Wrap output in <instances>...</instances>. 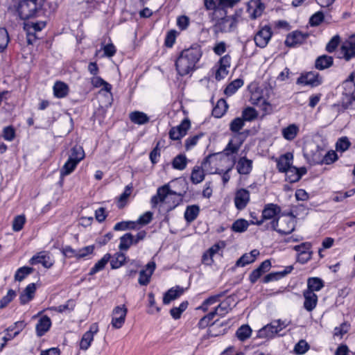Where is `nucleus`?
<instances>
[{"label": "nucleus", "instance_id": "1", "mask_svg": "<svg viewBox=\"0 0 355 355\" xmlns=\"http://www.w3.org/2000/svg\"><path fill=\"white\" fill-rule=\"evenodd\" d=\"M202 55L200 46H191L184 49L175 61L179 75L184 76L195 69V66Z\"/></svg>", "mask_w": 355, "mask_h": 355}, {"label": "nucleus", "instance_id": "2", "mask_svg": "<svg viewBox=\"0 0 355 355\" xmlns=\"http://www.w3.org/2000/svg\"><path fill=\"white\" fill-rule=\"evenodd\" d=\"M286 321L277 320L264 326L258 331V337L263 338H271L288 326Z\"/></svg>", "mask_w": 355, "mask_h": 355}, {"label": "nucleus", "instance_id": "3", "mask_svg": "<svg viewBox=\"0 0 355 355\" xmlns=\"http://www.w3.org/2000/svg\"><path fill=\"white\" fill-rule=\"evenodd\" d=\"M324 150L318 145L311 143L304 148V155L310 164H322Z\"/></svg>", "mask_w": 355, "mask_h": 355}, {"label": "nucleus", "instance_id": "4", "mask_svg": "<svg viewBox=\"0 0 355 355\" xmlns=\"http://www.w3.org/2000/svg\"><path fill=\"white\" fill-rule=\"evenodd\" d=\"M38 11L36 0H23L19 2L17 12L21 19L33 17Z\"/></svg>", "mask_w": 355, "mask_h": 355}, {"label": "nucleus", "instance_id": "5", "mask_svg": "<svg viewBox=\"0 0 355 355\" xmlns=\"http://www.w3.org/2000/svg\"><path fill=\"white\" fill-rule=\"evenodd\" d=\"M323 82V78L316 71H309L301 73L297 79V85H309L312 87L320 85Z\"/></svg>", "mask_w": 355, "mask_h": 355}, {"label": "nucleus", "instance_id": "6", "mask_svg": "<svg viewBox=\"0 0 355 355\" xmlns=\"http://www.w3.org/2000/svg\"><path fill=\"white\" fill-rule=\"evenodd\" d=\"M271 227L273 230L277 231L281 234H291L295 226V220L294 218H289L281 220L279 223V218L271 221Z\"/></svg>", "mask_w": 355, "mask_h": 355}, {"label": "nucleus", "instance_id": "7", "mask_svg": "<svg viewBox=\"0 0 355 355\" xmlns=\"http://www.w3.org/2000/svg\"><path fill=\"white\" fill-rule=\"evenodd\" d=\"M281 207L276 204L268 203L265 205L262 211V218L261 220H257L256 221H252V223L257 225H261L264 220L270 219H279V214L281 213Z\"/></svg>", "mask_w": 355, "mask_h": 355}, {"label": "nucleus", "instance_id": "8", "mask_svg": "<svg viewBox=\"0 0 355 355\" xmlns=\"http://www.w3.org/2000/svg\"><path fill=\"white\" fill-rule=\"evenodd\" d=\"M177 195L176 192L172 191L169 188L168 184H164L157 189V194L151 198L150 202L153 207H155L159 202H168V199L172 196Z\"/></svg>", "mask_w": 355, "mask_h": 355}, {"label": "nucleus", "instance_id": "9", "mask_svg": "<svg viewBox=\"0 0 355 355\" xmlns=\"http://www.w3.org/2000/svg\"><path fill=\"white\" fill-rule=\"evenodd\" d=\"M128 309L123 306H116L112 311V318L111 324L115 329H120L125 320Z\"/></svg>", "mask_w": 355, "mask_h": 355}, {"label": "nucleus", "instance_id": "10", "mask_svg": "<svg viewBox=\"0 0 355 355\" xmlns=\"http://www.w3.org/2000/svg\"><path fill=\"white\" fill-rule=\"evenodd\" d=\"M191 126L190 121L187 119H184L182 123L172 128L169 131V137L172 140H179L187 134V130Z\"/></svg>", "mask_w": 355, "mask_h": 355}, {"label": "nucleus", "instance_id": "11", "mask_svg": "<svg viewBox=\"0 0 355 355\" xmlns=\"http://www.w3.org/2000/svg\"><path fill=\"white\" fill-rule=\"evenodd\" d=\"M29 263L31 265L41 263L44 268H50L53 265L54 261L49 252L42 251L34 255L29 260Z\"/></svg>", "mask_w": 355, "mask_h": 355}, {"label": "nucleus", "instance_id": "12", "mask_svg": "<svg viewBox=\"0 0 355 355\" xmlns=\"http://www.w3.org/2000/svg\"><path fill=\"white\" fill-rule=\"evenodd\" d=\"M234 205L238 210L244 209L250 202V192L245 189H238L235 193Z\"/></svg>", "mask_w": 355, "mask_h": 355}, {"label": "nucleus", "instance_id": "13", "mask_svg": "<svg viewBox=\"0 0 355 355\" xmlns=\"http://www.w3.org/2000/svg\"><path fill=\"white\" fill-rule=\"evenodd\" d=\"M311 37L309 34L295 31L287 36L285 44H302L304 43L312 42L310 40Z\"/></svg>", "mask_w": 355, "mask_h": 355}, {"label": "nucleus", "instance_id": "14", "mask_svg": "<svg viewBox=\"0 0 355 355\" xmlns=\"http://www.w3.org/2000/svg\"><path fill=\"white\" fill-rule=\"evenodd\" d=\"M236 2L235 0H205V5L207 9L216 11L232 7Z\"/></svg>", "mask_w": 355, "mask_h": 355}, {"label": "nucleus", "instance_id": "15", "mask_svg": "<svg viewBox=\"0 0 355 355\" xmlns=\"http://www.w3.org/2000/svg\"><path fill=\"white\" fill-rule=\"evenodd\" d=\"M98 331V327L96 323H94L90 326L89 329L83 334L80 340V348L81 349L86 350L89 347L94 339V335L96 334Z\"/></svg>", "mask_w": 355, "mask_h": 355}, {"label": "nucleus", "instance_id": "16", "mask_svg": "<svg viewBox=\"0 0 355 355\" xmlns=\"http://www.w3.org/2000/svg\"><path fill=\"white\" fill-rule=\"evenodd\" d=\"M46 26L44 21H40L31 24H26L24 26V29L27 31V42L28 44H32L34 42L33 37H35L36 32L42 31Z\"/></svg>", "mask_w": 355, "mask_h": 355}, {"label": "nucleus", "instance_id": "17", "mask_svg": "<svg viewBox=\"0 0 355 355\" xmlns=\"http://www.w3.org/2000/svg\"><path fill=\"white\" fill-rule=\"evenodd\" d=\"M25 327L24 321L16 322L13 325L10 326L6 329V334L1 338V340L6 345L7 342L16 337Z\"/></svg>", "mask_w": 355, "mask_h": 355}, {"label": "nucleus", "instance_id": "18", "mask_svg": "<svg viewBox=\"0 0 355 355\" xmlns=\"http://www.w3.org/2000/svg\"><path fill=\"white\" fill-rule=\"evenodd\" d=\"M156 265L154 261L148 262L146 266L145 270L139 272V284L141 286H146L149 284L150 277L155 269Z\"/></svg>", "mask_w": 355, "mask_h": 355}, {"label": "nucleus", "instance_id": "19", "mask_svg": "<svg viewBox=\"0 0 355 355\" xmlns=\"http://www.w3.org/2000/svg\"><path fill=\"white\" fill-rule=\"evenodd\" d=\"M265 6L261 0H250L248 3V12L252 19H256L261 15Z\"/></svg>", "mask_w": 355, "mask_h": 355}, {"label": "nucleus", "instance_id": "20", "mask_svg": "<svg viewBox=\"0 0 355 355\" xmlns=\"http://www.w3.org/2000/svg\"><path fill=\"white\" fill-rule=\"evenodd\" d=\"M271 267L270 261L267 259L263 261L260 266L254 270L249 276V280L254 284L265 272H268Z\"/></svg>", "mask_w": 355, "mask_h": 355}, {"label": "nucleus", "instance_id": "21", "mask_svg": "<svg viewBox=\"0 0 355 355\" xmlns=\"http://www.w3.org/2000/svg\"><path fill=\"white\" fill-rule=\"evenodd\" d=\"M271 28L268 26L262 27L254 35L255 44H267L272 37Z\"/></svg>", "mask_w": 355, "mask_h": 355}, {"label": "nucleus", "instance_id": "22", "mask_svg": "<svg viewBox=\"0 0 355 355\" xmlns=\"http://www.w3.org/2000/svg\"><path fill=\"white\" fill-rule=\"evenodd\" d=\"M293 155L291 153H286L281 155L277 159V168L281 173H285L293 166Z\"/></svg>", "mask_w": 355, "mask_h": 355}, {"label": "nucleus", "instance_id": "23", "mask_svg": "<svg viewBox=\"0 0 355 355\" xmlns=\"http://www.w3.org/2000/svg\"><path fill=\"white\" fill-rule=\"evenodd\" d=\"M243 140L240 139V134L235 135L233 139L228 142L227 145L223 150V153L227 156L237 153L243 144Z\"/></svg>", "mask_w": 355, "mask_h": 355}, {"label": "nucleus", "instance_id": "24", "mask_svg": "<svg viewBox=\"0 0 355 355\" xmlns=\"http://www.w3.org/2000/svg\"><path fill=\"white\" fill-rule=\"evenodd\" d=\"M304 297V308L307 311H312L316 306L318 302L317 295L311 291H304L303 292Z\"/></svg>", "mask_w": 355, "mask_h": 355}, {"label": "nucleus", "instance_id": "25", "mask_svg": "<svg viewBox=\"0 0 355 355\" xmlns=\"http://www.w3.org/2000/svg\"><path fill=\"white\" fill-rule=\"evenodd\" d=\"M236 168L239 174L248 175L252 169V161L246 157H242L239 159Z\"/></svg>", "mask_w": 355, "mask_h": 355}, {"label": "nucleus", "instance_id": "26", "mask_svg": "<svg viewBox=\"0 0 355 355\" xmlns=\"http://www.w3.org/2000/svg\"><path fill=\"white\" fill-rule=\"evenodd\" d=\"M293 270V266H288L282 271L270 272L263 277V282L266 284L270 282L279 280L288 274L291 273Z\"/></svg>", "mask_w": 355, "mask_h": 355}, {"label": "nucleus", "instance_id": "27", "mask_svg": "<svg viewBox=\"0 0 355 355\" xmlns=\"http://www.w3.org/2000/svg\"><path fill=\"white\" fill-rule=\"evenodd\" d=\"M184 292V288L179 286L170 288L164 295L163 303L164 304H168L172 300L178 298L182 295Z\"/></svg>", "mask_w": 355, "mask_h": 355}, {"label": "nucleus", "instance_id": "28", "mask_svg": "<svg viewBox=\"0 0 355 355\" xmlns=\"http://www.w3.org/2000/svg\"><path fill=\"white\" fill-rule=\"evenodd\" d=\"M51 321L49 317L44 315L40 318L36 324V333L37 336H44L50 329Z\"/></svg>", "mask_w": 355, "mask_h": 355}, {"label": "nucleus", "instance_id": "29", "mask_svg": "<svg viewBox=\"0 0 355 355\" xmlns=\"http://www.w3.org/2000/svg\"><path fill=\"white\" fill-rule=\"evenodd\" d=\"M258 255H259V251L256 249L252 250L250 253L243 254L236 261V266L238 267H244L247 264L254 262Z\"/></svg>", "mask_w": 355, "mask_h": 355}, {"label": "nucleus", "instance_id": "30", "mask_svg": "<svg viewBox=\"0 0 355 355\" xmlns=\"http://www.w3.org/2000/svg\"><path fill=\"white\" fill-rule=\"evenodd\" d=\"M36 291V286L34 283L28 284L19 297L20 303L25 304L30 302L33 297Z\"/></svg>", "mask_w": 355, "mask_h": 355}, {"label": "nucleus", "instance_id": "31", "mask_svg": "<svg viewBox=\"0 0 355 355\" xmlns=\"http://www.w3.org/2000/svg\"><path fill=\"white\" fill-rule=\"evenodd\" d=\"M129 119L135 124L144 125L149 122L150 118L143 112L134 111L129 114Z\"/></svg>", "mask_w": 355, "mask_h": 355}, {"label": "nucleus", "instance_id": "32", "mask_svg": "<svg viewBox=\"0 0 355 355\" xmlns=\"http://www.w3.org/2000/svg\"><path fill=\"white\" fill-rule=\"evenodd\" d=\"M339 50L337 51L338 58H343L346 61L350 60L355 58V46H340Z\"/></svg>", "mask_w": 355, "mask_h": 355}, {"label": "nucleus", "instance_id": "33", "mask_svg": "<svg viewBox=\"0 0 355 355\" xmlns=\"http://www.w3.org/2000/svg\"><path fill=\"white\" fill-rule=\"evenodd\" d=\"M299 131V126L295 123H293L283 128L282 130V134L285 139L288 141H292L296 137Z\"/></svg>", "mask_w": 355, "mask_h": 355}, {"label": "nucleus", "instance_id": "34", "mask_svg": "<svg viewBox=\"0 0 355 355\" xmlns=\"http://www.w3.org/2000/svg\"><path fill=\"white\" fill-rule=\"evenodd\" d=\"M333 58L326 55L319 56L315 62V67L318 70H324L332 66Z\"/></svg>", "mask_w": 355, "mask_h": 355}, {"label": "nucleus", "instance_id": "35", "mask_svg": "<svg viewBox=\"0 0 355 355\" xmlns=\"http://www.w3.org/2000/svg\"><path fill=\"white\" fill-rule=\"evenodd\" d=\"M53 94L56 98H62L69 93L68 85L60 81H57L53 85Z\"/></svg>", "mask_w": 355, "mask_h": 355}, {"label": "nucleus", "instance_id": "36", "mask_svg": "<svg viewBox=\"0 0 355 355\" xmlns=\"http://www.w3.org/2000/svg\"><path fill=\"white\" fill-rule=\"evenodd\" d=\"M111 255L109 253L105 254L95 265L91 268L89 275H94L99 271L104 269L106 264L110 261Z\"/></svg>", "mask_w": 355, "mask_h": 355}, {"label": "nucleus", "instance_id": "37", "mask_svg": "<svg viewBox=\"0 0 355 355\" xmlns=\"http://www.w3.org/2000/svg\"><path fill=\"white\" fill-rule=\"evenodd\" d=\"M200 213V207L198 205H189L187 207L184 212V218L189 223L193 222L198 217Z\"/></svg>", "mask_w": 355, "mask_h": 355}, {"label": "nucleus", "instance_id": "38", "mask_svg": "<svg viewBox=\"0 0 355 355\" xmlns=\"http://www.w3.org/2000/svg\"><path fill=\"white\" fill-rule=\"evenodd\" d=\"M228 105L225 100L221 98L218 101L216 106L213 108L212 115L216 118L223 116L226 112Z\"/></svg>", "mask_w": 355, "mask_h": 355}, {"label": "nucleus", "instance_id": "39", "mask_svg": "<svg viewBox=\"0 0 355 355\" xmlns=\"http://www.w3.org/2000/svg\"><path fill=\"white\" fill-rule=\"evenodd\" d=\"M324 286L323 281L318 277H310L307 280V289L306 291H311L312 292L318 291Z\"/></svg>", "mask_w": 355, "mask_h": 355}, {"label": "nucleus", "instance_id": "40", "mask_svg": "<svg viewBox=\"0 0 355 355\" xmlns=\"http://www.w3.org/2000/svg\"><path fill=\"white\" fill-rule=\"evenodd\" d=\"M243 85V80L237 78L231 82L225 89L224 93L226 96H230L234 94L240 87Z\"/></svg>", "mask_w": 355, "mask_h": 355}, {"label": "nucleus", "instance_id": "41", "mask_svg": "<svg viewBox=\"0 0 355 355\" xmlns=\"http://www.w3.org/2000/svg\"><path fill=\"white\" fill-rule=\"evenodd\" d=\"M284 173L286 174V180L291 183L296 182L302 178V174H299L298 168L294 166L290 167Z\"/></svg>", "mask_w": 355, "mask_h": 355}, {"label": "nucleus", "instance_id": "42", "mask_svg": "<svg viewBox=\"0 0 355 355\" xmlns=\"http://www.w3.org/2000/svg\"><path fill=\"white\" fill-rule=\"evenodd\" d=\"M132 244H134V236L127 233L120 238L119 248L121 250H128Z\"/></svg>", "mask_w": 355, "mask_h": 355}, {"label": "nucleus", "instance_id": "43", "mask_svg": "<svg viewBox=\"0 0 355 355\" xmlns=\"http://www.w3.org/2000/svg\"><path fill=\"white\" fill-rule=\"evenodd\" d=\"M85 157V153L83 147L80 146H75L71 150V154L69 159L79 163Z\"/></svg>", "mask_w": 355, "mask_h": 355}, {"label": "nucleus", "instance_id": "44", "mask_svg": "<svg viewBox=\"0 0 355 355\" xmlns=\"http://www.w3.org/2000/svg\"><path fill=\"white\" fill-rule=\"evenodd\" d=\"M125 255L122 252H116L110 259V265L112 269L120 268L125 261Z\"/></svg>", "mask_w": 355, "mask_h": 355}, {"label": "nucleus", "instance_id": "45", "mask_svg": "<svg viewBox=\"0 0 355 355\" xmlns=\"http://www.w3.org/2000/svg\"><path fill=\"white\" fill-rule=\"evenodd\" d=\"M251 334L252 329L250 326L248 324H243L236 331V336L241 341H244L250 338Z\"/></svg>", "mask_w": 355, "mask_h": 355}, {"label": "nucleus", "instance_id": "46", "mask_svg": "<svg viewBox=\"0 0 355 355\" xmlns=\"http://www.w3.org/2000/svg\"><path fill=\"white\" fill-rule=\"evenodd\" d=\"M205 173L203 170L199 166H195L192 170L191 175V181L196 184L203 181Z\"/></svg>", "mask_w": 355, "mask_h": 355}, {"label": "nucleus", "instance_id": "47", "mask_svg": "<svg viewBox=\"0 0 355 355\" xmlns=\"http://www.w3.org/2000/svg\"><path fill=\"white\" fill-rule=\"evenodd\" d=\"M187 164V159L184 155H177L173 160L172 166L175 169L184 170Z\"/></svg>", "mask_w": 355, "mask_h": 355}, {"label": "nucleus", "instance_id": "48", "mask_svg": "<svg viewBox=\"0 0 355 355\" xmlns=\"http://www.w3.org/2000/svg\"><path fill=\"white\" fill-rule=\"evenodd\" d=\"M249 226L248 222L245 219H238L235 220L232 225V230L234 232H244Z\"/></svg>", "mask_w": 355, "mask_h": 355}, {"label": "nucleus", "instance_id": "49", "mask_svg": "<svg viewBox=\"0 0 355 355\" xmlns=\"http://www.w3.org/2000/svg\"><path fill=\"white\" fill-rule=\"evenodd\" d=\"M78 163L74 162L72 159L68 158L66 163L64 164L60 170L61 176L68 175L72 173L76 168Z\"/></svg>", "mask_w": 355, "mask_h": 355}, {"label": "nucleus", "instance_id": "50", "mask_svg": "<svg viewBox=\"0 0 355 355\" xmlns=\"http://www.w3.org/2000/svg\"><path fill=\"white\" fill-rule=\"evenodd\" d=\"M188 304L189 303L187 301H184L180 304L178 307L172 308L170 311L171 316L175 320L179 319L182 313L187 309Z\"/></svg>", "mask_w": 355, "mask_h": 355}, {"label": "nucleus", "instance_id": "51", "mask_svg": "<svg viewBox=\"0 0 355 355\" xmlns=\"http://www.w3.org/2000/svg\"><path fill=\"white\" fill-rule=\"evenodd\" d=\"M33 271V268L31 267L24 266L19 268L15 275V279L16 281L21 282L25 277L32 273Z\"/></svg>", "mask_w": 355, "mask_h": 355}, {"label": "nucleus", "instance_id": "52", "mask_svg": "<svg viewBox=\"0 0 355 355\" xmlns=\"http://www.w3.org/2000/svg\"><path fill=\"white\" fill-rule=\"evenodd\" d=\"M257 112L253 107H248L242 112V119L243 121H251L257 119Z\"/></svg>", "mask_w": 355, "mask_h": 355}, {"label": "nucleus", "instance_id": "53", "mask_svg": "<svg viewBox=\"0 0 355 355\" xmlns=\"http://www.w3.org/2000/svg\"><path fill=\"white\" fill-rule=\"evenodd\" d=\"M245 125L242 118L237 117L233 119L230 124V130L233 132H239Z\"/></svg>", "mask_w": 355, "mask_h": 355}, {"label": "nucleus", "instance_id": "54", "mask_svg": "<svg viewBox=\"0 0 355 355\" xmlns=\"http://www.w3.org/2000/svg\"><path fill=\"white\" fill-rule=\"evenodd\" d=\"M351 143L347 137L340 138L336 144V148L337 151L345 152L350 146Z\"/></svg>", "mask_w": 355, "mask_h": 355}, {"label": "nucleus", "instance_id": "55", "mask_svg": "<svg viewBox=\"0 0 355 355\" xmlns=\"http://www.w3.org/2000/svg\"><path fill=\"white\" fill-rule=\"evenodd\" d=\"M128 229H136V222L123 221L117 223L114 227V230L116 231L125 230Z\"/></svg>", "mask_w": 355, "mask_h": 355}, {"label": "nucleus", "instance_id": "56", "mask_svg": "<svg viewBox=\"0 0 355 355\" xmlns=\"http://www.w3.org/2000/svg\"><path fill=\"white\" fill-rule=\"evenodd\" d=\"M309 345L304 340H300L294 347V352L296 354H303L309 349Z\"/></svg>", "mask_w": 355, "mask_h": 355}, {"label": "nucleus", "instance_id": "57", "mask_svg": "<svg viewBox=\"0 0 355 355\" xmlns=\"http://www.w3.org/2000/svg\"><path fill=\"white\" fill-rule=\"evenodd\" d=\"M230 299L227 298L222 302L217 307L215 308L216 311L219 315H224L230 310Z\"/></svg>", "mask_w": 355, "mask_h": 355}, {"label": "nucleus", "instance_id": "58", "mask_svg": "<svg viewBox=\"0 0 355 355\" xmlns=\"http://www.w3.org/2000/svg\"><path fill=\"white\" fill-rule=\"evenodd\" d=\"M338 159L336 153L334 150L327 152L324 155H322V164H330L334 162Z\"/></svg>", "mask_w": 355, "mask_h": 355}, {"label": "nucleus", "instance_id": "59", "mask_svg": "<svg viewBox=\"0 0 355 355\" xmlns=\"http://www.w3.org/2000/svg\"><path fill=\"white\" fill-rule=\"evenodd\" d=\"M26 218L24 216L19 215L15 218L13 223H12V229L15 232L20 231L25 223Z\"/></svg>", "mask_w": 355, "mask_h": 355}, {"label": "nucleus", "instance_id": "60", "mask_svg": "<svg viewBox=\"0 0 355 355\" xmlns=\"http://www.w3.org/2000/svg\"><path fill=\"white\" fill-rule=\"evenodd\" d=\"M203 134H198L192 137H189L185 141V148L188 150L194 146H196L200 139L202 137Z\"/></svg>", "mask_w": 355, "mask_h": 355}, {"label": "nucleus", "instance_id": "61", "mask_svg": "<svg viewBox=\"0 0 355 355\" xmlns=\"http://www.w3.org/2000/svg\"><path fill=\"white\" fill-rule=\"evenodd\" d=\"M15 295L16 293L13 290H9L7 295L1 300L0 308L6 306L14 299Z\"/></svg>", "mask_w": 355, "mask_h": 355}, {"label": "nucleus", "instance_id": "62", "mask_svg": "<svg viewBox=\"0 0 355 355\" xmlns=\"http://www.w3.org/2000/svg\"><path fill=\"white\" fill-rule=\"evenodd\" d=\"M324 19V15L322 12H317L315 14H313L310 19H309V24L311 26H318Z\"/></svg>", "mask_w": 355, "mask_h": 355}, {"label": "nucleus", "instance_id": "63", "mask_svg": "<svg viewBox=\"0 0 355 355\" xmlns=\"http://www.w3.org/2000/svg\"><path fill=\"white\" fill-rule=\"evenodd\" d=\"M153 218V214L150 211H147L141 215L136 222V227L137 225H145L148 224Z\"/></svg>", "mask_w": 355, "mask_h": 355}, {"label": "nucleus", "instance_id": "64", "mask_svg": "<svg viewBox=\"0 0 355 355\" xmlns=\"http://www.w3.org/2000/svg\"><path fill=\"white\" fill-rule=\"evenodd\" d=\"M216 315H218V313L214 309L213 311H211L207 315H206L205 316L200 319V320L199 321V326L201 327H207V325H209V323L210 322L211 320H212V319L214 318Z\"/></svg>", "mask_w": 355, "mask_h": 355}]
</instances>
